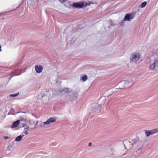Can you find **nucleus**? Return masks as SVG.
Instances as JSON below:
<instances>
[{
	"instance_id": "21",
	"label": "nucleus",
	"mask_w": 158,
	"mask_h": 158,
	"mask_svg": "<svg viewBox=\"0 0 158 158\" xmlns=\"http://www.w3.org/2000/svg\"><path fill=\"white\" fill-rule=\"evenodd\" d=\"M23 132L26 135H27L28 134L27 131V130H25V131Z\"/></svg>"
},
{
	"instance_id": "14",
	"label": "nucleus",
	"mask_w": 158,
	"mask_h": 158,
	"mask_svg": "<svg viewBox=\"0 0 158 158\" xmlns=\"http://www.w3.org/2000/svg\"><path fill=\"white\" fill-rule=\"evenodd\" d=\"M22 139H23L22 138L21 135H19L15 139V141L17 142H20L22 141Z\"/></svg>"
},
{
	"instance_id": "18",
	"label": "nucleus",
	"mask_w": 158,
	"mask_h": 158,
	"mask_svg": "<svg viewBox=\"0 0 158 158\" xmlns=\"http://www.w3.org/2000/svg\"><path fill=\"white\" fill-rule=\"evenodd\" d=\"M137 141L136 139H132L131 140V143L132 144L133 143L135 144L137 143Z\"/></svg>"
},
{
	"instance_id": "7",
	"label": "nucleus",
	"mask_w": 158,
	"mask_h": 158,
	"mask_svg": "<svg viewBox=\"0 0 158 158\" xmlns=\"http://www.w3.org/2000/svg\"><path fill=\"white\" fill-rule=\"evenodd\" d=\"M125 148L128 150H130L132 148V144L131 142L127 140H125L123 142Z\"/></svg>"
},
{
	"instance_id": "13",
	"label": "nucleus",
	"mask_w": 158,
	"mask_h": 158,
	"mask_svg": "<svg viewBox=\"0 0 158 158\" xmlns=\"http://www.w3.org/2000/svg\"><path fill=\"white\" fill-rule=\"evenodd\" d=\"M60 92L63 93V94L68 93L69 94V93H70L68 88H65L63 89H61L60 90Z\"/></svg>"
},
{
	"instance_id": "17",
	"label": "nucleus",
	"mask_w": 158,
	"mask_h": 158,
	"mask_svg": "<svg viewBox=\"0 0 158 158\" xmlns=\"http://www.w3.org/2000/svg\"><path fill=\"white\" fill-rule=\"evenodd\" d=\"M22 127H24V129L25 130H26L27 129H29L30 128L28 127H27V126H26V124H23V125Z\"/></svg>"
},
{
	"instance_id": "9",
	"label": "nucleus",
	"mask_w": 158,
	"mask_h": 158,
	"mask_svg": "<svg viewBox=\"0 0 158 158\" xmlns=\"http://www.w3.org/2000/svg\"><path fill=\"white\" fill-rule=\"evenodd\" d=\"M56 120V117H52L49 118L48 120L44 122L43 123L44 125H48L51 123L55 122Z\"/></svg>"
},
{
	"instance_id": "6",
	"label": "nucleus",
	"mask_w": 158,
	"mask_h": 158,
	"mask_svg": "<svg viewBox=\"0 0 158 158\" xmlns=\"http://www.w3.org/2000/svg\"><path fill=\"white\" fill-rule=\"evenodd\" d=\"M145 134L147 137H148L150 135H154L158 132V128H156L151 130L144 131Z\"/></svg>"
},
{
	"instance_id": "12",
	"label": "nucleus",
	"mask_w": 158,
	"mask_h": 158,
	"mask_svg": "<svg viewBox=\"0 0 158 158\" xmlns=\"http://www.w3.org/2000/svg\"><path fill=\"white\" fill-rule=\"evenodd\" d=\"M19 120H17L14 122L11 126V128H15L17 127L19 123Z\"/></svg>"
},
{
	"instance_id": "20",
	"label": "nucleus",
	"mask_w": 158,
	"mask_h": 158,
	"mask_svg": "<svg viewBox=\"0 0 158 158\" xmlns=\"http://www.w3.org/2000/svg\"><path fill=\"white\" fill-rule=\"evenodd\" d=\"M141 148H138L137 149L136 152H137L138 154H139L141 152Z\"/></svg>"
},
{
	"instance_id": "2",
	"label": "nucleus",
	"mask_w": 158,
	"mask_h": 158,
	"mask_svg": "<svg viewBox=\"0 0 158 158\" xmlns=\"http://www.w3.org/2000/svg\"><path fill=\"white\" fill-rule=\"evenodd\" d=\"M158 68V59H155L153 61L149 62V69L150 71H155Z\"/></svg>"
},
{
	"instance_id": "4",
	"label": "nucleus",
	"mask_w": 158,
	"mask_h": 158,
	"mask_svg": "<svg viewBox=\"0 0 158 158\" xmlns=\"http://www.w3.org/2000/svg\"><path fill=\"white\" fill-rule=\"evenodd\" d=\"M90 4L89 3H84L83 2H75L73 3V6L75 8H81L83 6L85 7L87 6H89Z\"/></svg>"
},
{
	"instance_id": "28",
	"label": "nucleus",
	"mask_w": 158,
	"mask_h": 158,
	"mask_svg": "<svg viewBox=\"0 0 158 158\" xmlns=\"http://www.w3.org/2000/svg\"><path fill=\"white\" fill-rule=\"evenodd\" d=\"M36 0V1H38V0Z\"/></svg>"
},
{
	"instance_id": "8",
	"label": "nucleus",
	"mask_w": 158,
	"mask_h": 158,
	"mask_svg": "<svg viewBox=\"0 0 158 158\" xmlns=\"http://www.w3.org/2000/svg\"><path fill=\"white\" fill-rule=\"evenodd\" d=\"M135 15L134 14H127L125 16L124 20L123 21L124 22V21H129L131 19H133Z\"/></svg>"
},
{
	"instance_id": "15",
	"label": "nucleus",
	"mask_w": 158,
	"mask_h": 158,
	"mask_svg": "<svg viewBox=\"0 0 158 158\" xmlns=\"http://www.w3.org/2000/svg\"><path fill=\"white\" fill-rule=\"evenodd\" d=\"M81 79L83 81H86L88 79V77L86 75L82 76L81 78Z\"/></svg>"
},
{
	"instance_id": "23",
	"label": "nucleus",
	"mask_w": 158,
	"mask_h": 158,
	"mask_svg": "<svg viewBox=\"0 0 158 158\" xmlns=\"http://www.w3.org/2000/svg\"><path fill=\"white\" fill-rule=\"evenodd\" d=\"M92 145V143H91V142H90V143H89V144H88V146H91Z\"/></svg>"
},
{
	"instance_id": "27",
	"label": "nucleus",
	"mask_w": 158,
	"mask_h": 158,
	"mask_svg": "<svg viewBox=\"0 0 158 158\" xmlns=\"http://www.w3.org/2000/svg\"><path fill=\"white\" fill-rule=\"evenodd\" d=\"M35 127H34L33 128V129H35Z\"/></svg>"
},
{
	"instance_id": "22",
	"label": "nucleus",
	"mask_w": 158,
	"mask_h": 158,
	"mask_svg": "<svg viewBox=\"0 0 158 158\" xmlns=\"http://www.w3.org/2000/svg\"><path fill=\"white\" fill-rule=\"evenodd\" d=\"M4 138L6 140L7 139H9V137L8 136H4Z\"/></svg>"
},
{
	"instance_id": "24",
	"label": "nucleus",
	"mask_w": 158,
	"mask_h": 158,
	"mask_svg": "<svg viewBox=\"0 0 158 158\" xmlns=\"http://www.w3.org/2000/svg\"><path fill=\"white\" fill-rule=\"evenodd\" d=\"M2 50L1 49V46L0 45V52H1Z\"/></svg>"
},
{
	"instance_id": "25",
	"label": "nucleus",
	"mask_w": 158,
	"mask_h": 158,
	"mask_svg": "<svg viewBox=\"0 0 158 158\" xmlns=\"http://www.w3.org/2000/svg\"><path fill=\"white\" fill-rule=\"evenodd\" d=\"M21 136H22V137L24 136V135H21Z\"/></svg>"
},
{
	"instance_id": "1",
	"label": "nucleus",
	"mask_w": 158,
	"mask_h": 158,
	"mask_svg": "<svg viewBox=\"0 0 158 158\" xmlns=\"http://www.w3.org/2000/svg\"><path fill=\"white\" fill-rule=\"evenodd\" d=\"M140 55L139 53L135 52L132 53L130 56V62H134L137 64L138 61L140 60Z\"/></svg>"
},
{
	"instance_id": "3",
	"label": "nucleus",
	"mask_w": 158,
	"mask_h": 158,
	"mask_svg": "<svg viewBox=\"0 0 158 158\" xmlns=\"http://www.w3.org/2000/svg\"><path fill=\"white\" fill-rule=\"evenodd\" d=\"M133 84V82L131 80H127L125 81H122L118 83L119 85H123V86L122 87H120V89L127 88L131 86Z\"/></svg>"
},
{
	"instance_id": "26",
	"label": "nucleus",
	"mask_w": 158,
	"mask_h": 158,
	"mask_svg": "<svg viewBox=\"0 0 158 158\" xmlns=\"http://www.w3.org/2000/svg\"><path fill=\"white\" fill-rule=\"evenodd\" d=\"M19 6H18L17 7V8L19 7Z\"/></svg>"
},
{
	"instance_id": "11",
	"label": "nucleus",
	"mask_w": 158,
	"mask_h": 158,
	"mask_svg": "<svg viewBox=\"0 0 158 158\" xmlns=\"http://www.w3.org/2000/svg\"><path fill=\"white\" fill-rule=\"evenodd\" d=\"M21 73V71L20 70L16 69L11 73V75H12L11 77L14 76L19 75Z\"/></svg>"
},
{
	"instance_id": "19",
	"label": "nucleus",
	"mask_w": 158,
	"mask_h": 158,
	"mask_svg": "<svg viewBox=\"0 0 158 158\" xmlns=\"http://www.w3.org/2000/svg\"><path fill=\"white\" fill-rule=\"evenodd\" d=\"M19 94V93L15 94H11L10 95V96L11 97H15L17 96Z\"/></svg>"
},
{
	"instance_id": "16",
	"label": "nucleus",
	"mask_w": 158,
	"mask_h": 158,
	"mask_svg": "<svg viewBox=\"0 0 158 158\" xmlns=\"http://www.w3.org/2000/svg\"><path fill=\"white\" fill-rule=\"evenodd\" d=\"M147 2H143L140 5V7L141 8H143L144 7L147 5Z\"/></svg>"
},
{
	"instance_id": "5",
	"label": "nucleus",
	"mask_w": 158,
	"mask_h": 158,
	"mask_svg": "<svg viewBox=\"0 0 158 158\" xmlns=\"http://www.w3.org/2000/svg\"><path fill=\"white\" fill-rule=\"evenodd\" d=\"M93 106L91 111V112L95 113H99L101 110V105L95 103L93 104Z\"/></svg>"
},
{
	"instance_id": "10",
	"label": "nucleus",
	"mask_w": 158,
	"mask_h": 158,
	"mask_svg": "<svg viewBox=\"0 0 158 158\" xmlns=\"http://www.w3.org/2000/svg\"><path fill=\"white\" fill-rule=\"evenodd\" d=\"M43 67L41 65H36L35 66V70L37 73H41L43 70Z\"/></svg>"
}]
</instances>
